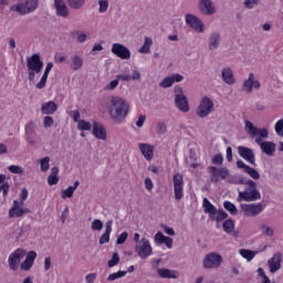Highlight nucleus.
<instances>
[{
    "label": "nucleus",
    "instance_id": "1",
    "mask_svg": "<svg viewBox=\"0 0 283 283\" xmlns=\"http://www.w3.org/2000/svg\"><path fill=\"white\" fill-rule=\"evenodd\" d=\"M244 130L251 138H254V143L259 145L261 151L265 154V156H273L275 154V143L264 142L269 138V128H258L253 125V122L245 119Z\"/></svg>",
    "mask_w": 283,
    "mask_h": 283
},
{
    "label": "nucleus",
    "instance_id": "2",
    "mask_svg": "<svg viewBox=\"0 0 283 283\" xmlns=\"http://www.w3.org/2000/svg\"><path fill=\"white\" fill-rule=\"evenodd\" d=\"M34 260H36V252H27L23 248H18L9 254L8 265L10 271H30L34 266Z\"/></svg>",
    "mask_w": 283,
    "mask_h": 283
},
{
    "label": "nucleus",
    "instance_id": "3",
    "mask_svg": "<svg viewBox=\"0 0 283 283\" xmlns=\"http://www.w3.org/2000/svg\"><path fill=\"white\" fill-rule=\"evenodd\" d=\"M107 109L111 120L116 125H120L129 115L130 105L125 97L115 95L111 97Z\"/></svg>",
    "mask_w": 283,
    "mask_h": 283
},
{
    "label": "nucleus",
    "instance_id": "4",
    "mask_svg": "<svg viewBox=\"0 0 283 283\" xmlns=\"http://www.w3.org/2000/svg\"><path fill=\"white\" fill-rule=\"evenodd\" d=\"M228 182H233L234 185H243V190H238L239 196L237 197V202H258L262 199V193L258 189V184L253 179L241 178L238 181L228 177Z\"/></svg>",
    "mask_w": 283,
    "mask_h": 283
},
{
    "label": "nucleus",
    "instance_id": "5",
    "mask_svg": "<svg viewBox=\"0 0 283 283\" xmlns=\"http://www.w3.org/2000/svg\"><path fill=\"white\" fill-rule=\"evenodd\" d=\"M28 78L30 83L36 78V74L43 71V60L39 53L32 54L27 57Z\"/></svg>",
    "mask_w": 283,
    "mask_h": 283
},
{
    "label": "nucleus",
    "instance_id": "6",
    "mask_svg": "<svg viewBox=\"0 0 283 283\" xmlns=\"http://www.w3.org/2000/svg\"><path fill=\"white\" fill-rule=\"evenodd\" d=\"M202 207L205 213H208L209 218L214 220V222H222L229 217V214H227V212L223 210H218V208H216V206H213V203H211L208 198H203Z\"/></svg>",
    "mask_w": 283,
    "mask_h": 283
},
{
    "label": "nucleus",
    "instance_id": "7",
    "mask_svg": "<svg viewBox=\"0 0 283 283\" xmlns=\"http://www.w3.org/2000/svg\"><path fill=\"white\" fill-rule=\"evenodd\" d=\"M213 112H216V104L213 103V99L209 96L201 97L196 109L198 118H207V116H211Z\"/></svg>",
    "mask_w": 283,
    "mask_h": 283
},
{
    "label": "nucleus",
    "instance_id": "8",
    "mask_svg": "<svg viewBox=\"0 0 283 283\" xmlns=\"http://www.w3.org/2000/svg\"><path fill=\"white\" fill-rule=\"evenodd\" d=\"M174 92L176 107L179 112L187 114V112H189V101L187 99V95H185V91H182V87L180 86H175Z\"/></svg>",
    "mask_w": 283,
    "mask_h": 283
},
{
    "label": "nucleus",
    "instance_id": "9",
    "mask_svg": "<svg viewBox=\"0 0 283 283\" xmlns=\"http://www.w3.org/2000/svg\"><path fill=\"white\" fill-rule=\"evenodd\" d=\"M135 252L140 260H147V258H149L154 252V249L151 248L149 240L147 238H143L140 239V242L135 244Z\"/></svg>",
    "mask_w": 283,
    "mask_h": 283
},
{
    "label": "nucleus",
    "instance_id": "10",
    "mask_svg": "<svg viewBox=\"0 0 283 283\" xmlns=\"http://www.w3.org/2000/svg\"><path fill=\"white\" fill-rule=\"evenodd\" d=\"M185 21L188 28H191V30H193L195 32H198L199 34H202L206 30L205 22H202L201 19L198 18V15L196 14L187 13L185 15Z\"/></svg>",
    "mask_w": 283,
    "mask_h": 283
},
{
    "label": "nucleus",
    "instance_id": "11",
    "mask_svg": "<svg viewBox=\"0 0 283 283\" xmlns=\"http://www.w3.org/2000/svg\"><path fill=\"white\" fill-rule=\"evenodd\" d=\"M36 8H39V0H27L25 2L11 7V10L19 12V14H30V12H34Z\"/></svg>",
    "mask_w": 283,
    "mask_h": 283
},
{
    "label": "nucleus",
    "instance_id": "12",
    "mask_svg": "<svg viewBox=\"0 0 283 283\" xmlns=\"http://www.w3.org/2000/svg\"><path fill=\"white\" fill-rule=\"evenodd\" d=\"M241 211L247 218H255V216H260L264 211V203H242Z\"/></svg>",
    "mask_w": 283,
    "mask_h": 283
},
{
    "label": "nucleus",
    "instance_id": "13",
    "mask_svg": "<svg viewBox=\"0 0 283 283\" xmlns=\"http://www.w3.org/2000/svg\"><path fill=\"white\" fill-rule=\"evenodd\" d=\"M198 10L203 17H213L218 12V7L213 0H199Z\"/></svg>",
    "mask_w": 283,
    "mask_h": 283
},
{
    "label": "nucleus",
    "instance_id": "14",
    "mask_svg": "<svg viewBox=\"0 0 283 283\" xmlns=\"http://www.w3.org/2000/svg\"><path fill=\"white\" fill-rule=\"evenodd\" d=\"M203 269H220L222 266V255L218 252L208 253L203 259Z\"/></svg>",
    "mask_w": 283,
    "mask_h": 283
},
{
    "label": "nucleus",
    "instance_id": "15",
    "mask_svg": "<svg viewBox=\"0 0 283 283\" xmlns=\"http://www.w3.org/2000/svg\"><path fill=\"white\" fill-rule=\"evenodd\" d=\"M172 185L175 200H180L181 198H185V179L182 178V175L175 174L172 177Z\"/></svg>",
    "mask_w": 283,
    "mask_h": 283
},
{
    "label": "nucleus",
    "instance_id": "16",
    "mask_svg": "<svg viewBox=\"0 0 283 283\" xmlns=\"http://www.w3.org/2000/svg\"><path fill=\"white\" fill-rule=\"evenodd\" d=\"M23 201L13 200V205L9 210V218H23L27 213H30V209L23 207Z\"/></svg>",
    "mask_w": 283,
    "mask_h": 283
},
{
    "label": "nucleus",
    "instance_id": "17",
    "mask_svg": "<svg viewBox=\"0 0 283 283\" xmlns=\"http://www.w3.org/2000/svg\"><path fill=\"white\" fill-rule=\"evenodd\" d=\"M111 52L115 56H118V59H122V61H129L132 59V51L122 43H113Z\"/></svg>",
    "mask_w": 283,
    "mask_h": 283
},
{
    "label": "nucleus",
    "instance_id": "18",
    "mask_svg": "<svg viewBox=\"0 0 283 283\" xmlns=\"http://www.w3.org/2000/svg\"><path fill=\"white\" fill-rule=\"evenodd\" d=\"M245 94H251L253 90H260V81L255 78V74L249 73L248 78L242 84Z\"/></svg>",
    "mask_w": 283,
    "mask_h": 283
},
{
    "label": "nucleus",
    "instance_id": "19",
    "mask_svg": "<svg viewBox=\"0 0 283 283\" xmlns=\"http://www.w3.org/2000/svg\"><path fill=\"white\" fill-rule=\"evenodd\" d=\"M222 44V35H220V32L214 31L210 33L208 38V50L209 52H216L220 45Z\"/></svg>",
    "mask_w": 283,
    "mask_h": 283
},
{
    "label": "nucleus",
    "instance_id": "20",
    "mask_svg": "<svg viewBox=\"0 0 283 283\" xmlns=\"http://www.w3.org/2000/svg\"><path fill=\"white\" fill-rule=\"evenodd\" d=\"M238 154L241 158H243V160L255 167V153H253V149L244 146H239Z\"/></svg>",
    "mask_w": 283,
    "mask_h": 283
},
{
    "label": "nucleus",
    "instance_id": "21",
    "mask_svg": "<svg viewBox=\"0 0 283 283\" xmlns=\"http://www.w3.org/2000/svg\"><path fill=\"white\" fill-rule=\"evenodd\" d=\"M282 260H283V256H282V253L280 252L273 254V256L268 260V266H269L270 273H277V271L282 269Z\"/></svg>",
    "mask_w": 283,
    "mask_h": 283
},
{
    "label": "nucleus",
    "instance_id": "22",
    "mask_svg": "<svg viewBox=\"0 0 283 283\" xmlns=\"http://www.w3.org/2000/svg\"><path fill=\"white\" fill-rule=\"evenodd\" d=\"M211 171V180L212 182H220V180H226V178H229V169L227 168H216L210 167Z\"/></svg>",
    "mask_w": 283,
    "mask_h": 283
},
{
    "label": "nucleus",
    "instance_id": "23",
    "mask_svg": "<svg viewBox=\"0 0 283 283\" xmlns=\"http://www.w3.org/2000/svg\"><path fill=\"white\" fill-rule=\"evenodd\" d=\"M185 81V76L176 73L172 74L171 76L165 77L160 83L159 87H163L164 90H167L174 85V83H182Z\"/></svg>",
    "mask_w": 283,
    "mask_h": 283
},
{
    "label": "nucleus",
    "instance_id": "24",
    "mask_svg": "<svg viewBox=\"0 0 283 283\" xmlns=\"http://www.w3.org/2000/svg\"><path fill=\"white\" fill-rule=\"evenodd\" d=\"M237 167L238 169H243L244 174H248L252 180H260V172L249 165H245L241 159L237 161Z\"/></svg>",
    "mask_w": 283,
    "mask_h": 283
},
{
    "label": "nucleus",
    "instance_id": "25",
    "mask_svg": "<svg viewBox=\"0 0 283 283\" xmlns=\"http://www.w3.org/2000/svg\"><path fill=\"white\" fill-rule=\"evenodd\" d=\"M138 149L146 160L154 159V151L156 149V147H154V145L146 144V143H139Z\"/></svg>",
    "mask_w": 283,
    "mask_h": 283
},
{
    "label": "nucleus",
    "instance_id": "26",
    "mask_svg": "<svg viewBox=\"0 0 283 283\" xmlns=\"http://www.w3.org/2000/svg\"><path fill=\"white\" fill-rule=\"evenodd\" d=\"M54 7L57 17H62V19H67V17H70V9L67 8V4H65V0H54Z\"/></svg>",
    "mask_w": 283,
    "mask_h": 283
},
{
    "label": "nucleus",
    "instance_id": "27",
    "mask_svg": "<svg viewBox=\"0 0 283 283\" xmlns=\"http://www.w3.org/2000/svg\"><path fill=\"white\" fill-rule=\"evenodd\" d=\"M154 242L156 244H165L167 249H174V239L166 237L163 232H157L154 237Z\"/></svg>",
    "mask_w": 283,
    "mask_h": 283
},
{
    "label": "nucleus",
    "instance_id": "28",
    "mask_svg": "<svg viewBox=\"0 0 283 283\" xmlns=\"http://www.w3.org/2000/svg\"><path fill=\"white\" fill-rule=\"evenodd\" d=\"M221 78L226 85H235V76L233 75V70L227 66L221 70Z\"/></svg>",
    "mask_w": 283,
    "mask_h": 283
},
{
    "label": "nucleus",
    "instance_id": "29",
    "mask_svg": "<svg viewBox=\"0 0 283 283\" xmlns=\"http://www.w3.org/2000/svg\"><path fill=\"white\" fill-rule=\"evenodd\" d=\"M113 227H114V220H112V219L107 220L106 224H105V232L99 238V244H107V242H109Z\"/></svg>",
    "mask_w": 283,
    "mask_h": 283
},
{
    "label": "nucleus",
    "instance_id": "30",
    "mask_svg": "<svg viewBox=\"0 0 283 283\" xmlns=\"http://www.w3.org/2000/svg\"><path fill=\"white\" fill-rule=\"evenodd\" d=\"M93 136L99 140H107V130L105 127L96 122L93 124Z\"/></svg>",
    "mask_w": 283,
    "mask_h": 283
},
{
    "label": "nucleus",
    "instance_id": "31",
    "mask_svg": "<svg viewBox=\"0 0 283 283\" xmlns=\"http://www.w3.org/2000/svg\"><path fill=\"white\" fill-rule=\"evenodd\" d=\"M157 275L161 280H178V272L169 269H157Z\"/></svg>",
    "mask_w": 283,
    "mask_h": 283
},
{
    "label": "nucleus",
    "instance_id": "32",
    "mask_svg": "<svg viewBox=\"0 0 283 283\" xmlns=\"http://www.w3.org/2000/svg\"><path fill=\"white\" fill-rule=\"evenodd\" d=\"M52 67H54V63L49 62L44 69V73L40 80V82L35 85L38 90H43L48 83V77L50 76V72H52Z\"/></svg>",
    "mask_w": 283,
    "mask_h": 283
},
{
    "label": "nucleus",
    "instance_id": "33",
    "mask_svg": "<svg viewBox=\"0 0 283 283\" xmlns=\"http://www.w3.org/2000/svg\"><path fill=\"white\" fill-rule=\"evenodd\" d=\"M117 78H120L124 82L128 81H137L140 82L143 81V76L140 75V71L138 70H133L132 74H118Z\"/></svg>",
    "mask_w": 283,
    "mask_h": 283
},
{
    "label": "nucleus",
    "instance_id": "34",
    "mask_svg": "<svg viewBox=\"0 0 283 283\" xmlns=\"http://www.w3.org/2000/svg\"><path fill=\"white\" fill-rule=\"evenodd\" d=\"M59 109V106H56V103L50 101V102H44L41 105V112L42 114H45L48 116L54 114Z\"/></svg>",
    "mask_w": 283,
    "mask_h": 283
},
{
    "label": "nucleus",
    "instance_id": "35",
    "mask_svg": "<svg viewBox=\"0 0 283 283\" xmlns=\"http://www.w3.org/2000/svg\"><path fill=\"white\" fill-rule=\"evenodd\" d=\"M78 185H81L80 181H74L72 186H69L66 189L61 190V198L63 200L72 198V196H74V191L78 189Z\"/></svg>",
    "mask_w": 283,
    "mask_h": 283
},
{
    "label": "nucleus",
    "instance_id": "36",
    "mask_svg": "<svg viewBox=\"0 0 283 283\" xmlns=\"http://www.w3.org/2000/svg\"><path fill=\"white\" fill-rule=\"evenodd\" d=\"M83 57L80 55H72L71 56V67L74 72H78V70H83Z\"/></svg>",
    "mask_w": 283,
    "mask_h": 283
},
{
    "label": "nucleus",
    "instance_id": "37",
    "mask_svg": "<svg viewBox=\"0 0 283 283\" xmlns=\"http://www.w3.org/2000/svg\"><path fill=\"white\" fill-rule=\"evenodd\" d=\"M151 45H154V40H151V38L149 36H146L144 40V44L138 50L139 54H150Z\"/></svg>",
    "mask_w": 283,
    "mask_h": 283
},
{
    "label": "nucleus",
    "instance_id": "38",
    "mask_svg": "<svg viewBox=\"0 0 283 283\" xmlns=\"http://www.w3.org/2000/svg\"><path fill=\"white\" fill-rule=\"evenodd\" d=\"M48 184L50 185V187L59 185V167H53L51 169V174L48 177Z\"/></svg>",
    "mask_w": 283,
    "mask_h": 283
},
{
    "label": "nucleus",
    "instance_id": "39",
    "mask_svg": "<svg viewBox=\"0 0 283 283\" xmlns=\"http://www.w3.org/2000/svg\"><path fill=\"white\" fill-rule=\"evenodd\" d=\"M240 255L244 258V260H248V262H251L255 255H258V251H251L247 249H241L239 251Z\"/></svg>",
    "mask_w": 283,
    "mask_h": 283
},
{
    "label": "nucleus",
    "instance_id": "40",
    "mask_svg": "<svg viewBox=\"0 0 283 283\" xmlns=\"http://www.w3.org/2000/svg\"><path fill=\"white\" fill-rule=\"evenodd\" d=\"M223 231L226 233H233V231H235V222H233L232 219H228L223 222Z\"/></svg>",
    "mask_w": 283,
    "mask_h": 283
},
{
    "label": "nucleus",
    "instance_id": "41",
    "mask_svg": "<svg viewBox=\"0 0 283 283\" xmlns=\"http://www.w3.org/2000/svg\"><path fill=\"white\" fill-rule=\"evenodd\" d=\"M77 129L80 132H92V123L82 119L77 123Z\"/></svg>",
    "mask_w": 283,
    "mask_h": 283
},
{
    "label": "nucleus",
    "instance_id": "42",
    "mask_svg": "<svg viewBox=\"0 0 283 283\" xmlns=\"http://www.w3.org/2000/svg\"><path fill=\"white\" fill-rule=\"evenodd\" d=\"M223 207L231 216H238V208L231 201H224Z\"/></svg>",
    "mask_w": 283,
    "mask_h": 283
},
{
    "label": "nucleus",
    "instance_id": "43",
    "mask_svg": "<svg viewBox=\"0 0 283 283\" xmlns=\"http://www.w3.org/2000/svg\"><path fill=\"white\" fill-rule=\"evenodd\" d=\"M127 275V271H118L108 275V282H116V280H120V277H125Z\"/></svg>",
    "mask_w": 283,
    "mask_h": 283
},
{
    "label": "nucleus",
    "instance_id": "44",
    "mask_svg": "<svg viewBox=\"0 0 283 283\" xmlns=\"http://www.w3.org/2000/svg\"><path fill=\"white\" fill-rule=\"evenodd\" d=\"M67 3L72 10H81L85 6V0H67Z\"/></svg>",
    "mask_w": 283,
    "mask_h": 283
},
{
    "label": "nucleus",
    "instance_id": "45",
    "mask_svg": "<svg viewBox=\"0 0 283 283\" xmlns=\"http://www.w3.org/2000/svg\"><path fill=\"white\" fill-rule=\"evenodd\" d=\"M262 3V0H244L243 6L247 10H253L254 8H258Z\"/></svg>",
    "mask_w": 283,
    "mask_h": 283
},
{
    "label": "nucleus",
    "instance_id": "46",
    "mask_svg": "<svg viewBox=\"0 0 283 283\" xmlns=\"http://www.w3.org/2000/svg\"><path fill=\"white\" fill-rule=\"evenodd\" d=\"M97 3L99 14H105L109 10V0H98Z\"/></svg>",
    "mask_w": 283,
    "mask_h": 283
},
{
    "label": "nucleus",
    "instance_id": "47",
    "mask_svg": "<svg viewBox=\"0 0 283 283\" xmlns=\"http://www.w3.org/2000/svg\"><path fill=\"white\" fill-rule=\"evenodd\" d=\"M120 81H123L122 78L118 77V74L116 75V78L111 81L106 86L105 90H107L108 92H114V90H116V87H118V83H120Z\"/></svg>",
    "mask_w": 283,
    "mask_h": 283
},
{
    "label": "nucleus",
    "instance_id": "48",
    "mask_svg": "<svg viewBox=\"0 0 283 283\" xmlns=\"http://www.w3.org/2000/svg\"><path fill=\"white\" fill-rule=\"evenodd\" d=\"M261 233L263 235H266L268 238H273L275 231L273 230V228H271L266 224H261Z\"/></svg>",
    "mask_w": 283,
    "mask_h": 283
},
{
    "label": "nucleus",
    "instance_id": "49",
    "mask_svg": "<svg viewBox=\"0 0 283 283\" xmlns=\"http://www.w3.org/2000/svg\"><path fill=\"white\" fill-rule=\"evenodd\" d=\"M36 129V124H34V122H29L25 126H24V130H25V136H34V130Z\"/></svg>",
    "mask_w": 283,
    "mask_h": 283
},
{
    "label": "nucleus",
    "instance_id": "50",
    "mask_svg": "<svg viewBox=\"0 0 283 283\" xmlns=\"http://www.w3.org/2000/svg\"><path fill=\"white\" fill-rule=\"evenodd\" d=\"M41 171L45 172L50 170V157H43L40 159Z\"/></svg>",
    "mask_w": 283,
    "mask_h": 283
},
{
    "label": "nucleus",
    "instance_id": "51",
    "mask_svg": "<svg viewBox=\"0 0 283 283\" xmlns=\"http://www.w3.org/2000/svg\"><path fill=\"white\" fill-rule=\"evenodd\" d=\"M92 231H103V221L101 219H94L91 223Z\"/></svg>",
    "mask_w": 283,
    "mask_h": 283
},
{
    "label": "nucleus",
    "instance_id": "52",
    "mask_svg": "<svg viewBox=\"0 0 283 283\" xmlns=\"http://www.w3.org/2000/svg\"><path fill=\"white\" fill-rule=\"evenodd\" d=\"M118 262H120V256L117 254V252L113 253L112 259L108 261V268L114 269V266L118 265Z\"/></svg>",
    "mask_w": 283,
    "mask_h": 283
},
{
    "label": "nucleus",
    "instance_id": "53",
    "mask_svg": "<svg viewBox=\"0 0 283 283\" xmlns=\"http://www.w3.org/2000/svg\"><path fill=\"white\" fill-rule=\"evenodd\" d=\"M274 132L277 136H283V119H279L274 125Z\"/></svg>",
    "mask_w": 283,
    "mask_h": 283
},
{
    "label": "nucleus",
    "instance_id": "54",
    "mask_svg": "<svg viewBox=\"0 0 283 283\" xmlns=\"http://www.w3.org/2000/svg\"><path fill=\"white\" fill-rule=\"evenodd\" d=\"M8 170L11 174H18L19 176L23 175V168L21 166L11 165L8 167Z\"/></svg>",
    "mask_w": 283,
    "mask_h": 283
},
{
    "label": "nucleus",
    "instance_id": "55",
    "mask_svg": "<svg viewBox=\"0 0 283 283\" xmlns=\"http://www.w3.org/2000/svg\"><path fill=\"white\" fill-rule=\"evenodd\" d=\"M127 238H129V233L127 232H122L116 240V244H125L127 242Z\"/></svg>",
    "mask_w": 283,
    "mask_h": 283
},
{
    "label": "nucleus",
    "instance_id": "56",
    "mask_svg": "<svg viewBox=\"0 0 283 283\" xmlns=\"http://www.w3.org/2000/svg\"><path fill=\"white\" fill-rule=\"evenodd\" d=\"M54 61L55 63H67V56L63 53H55Z\"/></svg>",
    "mask_w": 283,
    "mask_h": 283
},
{
    "label": "nucleus",
    "instance_id": "57",
    "mask_svg": "<svg viewBox=\"0 0 283 283\" xmlns=\"http://www.w3.org/2000/svg\"><path fill=\"white\" fill-rule=\"evenodd\" d=\"M43 125L48 129L49 127H52L54 125V118L52 116H45L43 118Z\"/></svg>",
    "mask_w": 283,
    "mask_h": 283
},
{
    "label": "nucleus",
    "instance_id": "58",
    "mask_svg": "<svg viewBox=\"0 0 283 283\" xmlns=\"http://www.w3.org/2000/svg\"><path fill=\"white\" fill-rule=\"evenodd\" d=\"M157 134H167V124L159 122L157 124Z\"/></svg>",
    "mask_w": 283,
    "mask_h": 283
},
{
    "label": "nucleus",
    "instance_id": "59",
    "mask_svg": "<svg viewBox=\"0 0 283 283\" xmlns=\"http://www.w3.org/2000/svg\"><path fill=\"white\" fill-rule=\"evenodd\" d=\"M212 163L213 165H222V163H224V157H222V154H217L212 158Z\"/></svg>",
    "mask_w": 283,
    "mask_h": 283
},
{
    "label": "nucleus",
    "instance_id": "60",
    "mask_svg": "<svg viewBox=\"0 0 283 283\" xmlns=\"http://www.w3.org/2000/svg\"><path fill=\"white\" fill-rule=\"evenodd\" d=\"M70 116L73 118L74 123H81V113L78 111H72Z\"/></svg>",
    "mask_w": 283,
    "mask_h": 283
},
{
    "label": "nucleus",
    "instance_id": "61",
    "mask_svg": "<svg viewBox=\"0 0 283 283\" xmlns=\"http://www.w3.org/2000/svg\"><path fill=\"white\" fill-rule=\"evenodd\" d=\"M144 184H145V189L147 191H151L154 189V181H151V178L147 177Z\"/></svg>",
    "mask_w": 283,
    "mask_h": 283
},
{
    "label": "nucleus",
    "instance_id": "62",
    "mask_svg": "<svg viewBox=\"0 0 283 283\" xmlns=\"http://www.w3.org/2000/svg\"><path fill=\"white\" fill-rule=\"evenodd\" d=\"M226 158L228 160V163H232L233 161V148H231L230 146L227 148L226 150Z\"/></svg>",
    "mask_w": 283,
    "mask_h": 283
},
{
    "label": "nucleus",
    "instance_id": "63",
    "mask_svg": "<svg viewBox=\"0 0 283 283\" xmlns=\"http://www.w3.org/2000/svg\"><path fill=\"white\" fill-rule=\"evenodd\" d=\"M28 189L23 188L21 190V195H20V202H22V205H25V200H28Z\"/></svg>",
    "mask_w": 283,
    "mask_h": 283
},
{
    "label": "nucleus",
    "instance_id": "64",
    "mask_svg": "<svg viewBox=\"0 0 283 283\" xmlns=\"http://www.w3.org/2000/svg\"><path fill=\"white\" fill-rule=\"evenodd\" d=\"M86 283H94L96 282V273H90L85 276Z\"/></svg>",
    "mask_w": 283,
    "mask_h": 283
}]
</instances>
